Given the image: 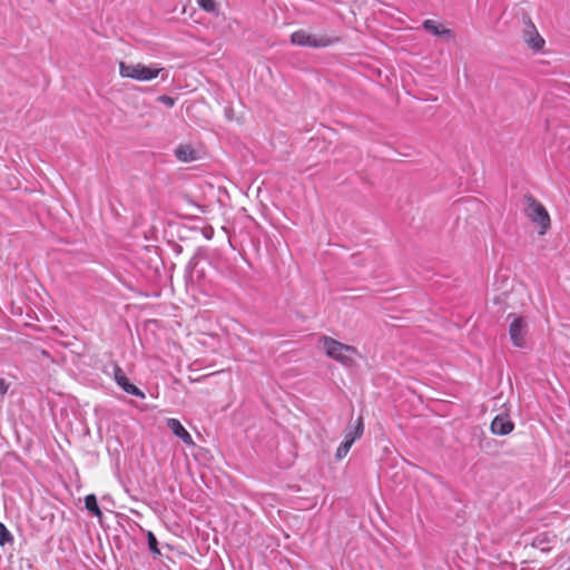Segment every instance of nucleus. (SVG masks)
<instances>
[{
  "instance_id": "obj_1",
  "label": "nucleus",
  "mask_w": 570,
  "mask_h": 570,
  "mask_svg": "<svg viewBox=\"0 0 570 570\" xmlns=\"http://www.w3.org/2000/svg\"><path fill=\"white\" fill-rule=\"evenodd\" d=\"M318 343L330 358L341 363L345 367L354 366L356 360L361 357L355 346L344 344L333 337L323 335L320 337Z\"/></svg>"
},
{
  "instance_id": "obj_2",
  "label": "nucleus",
  "mask_w": 570,
  "mask_h": 570,
  "mask_svg": "<svg viewBox=\"0 0 570 570\" xmlns=\"http://www.w3.org/2000/svg\"><path fill=\"white\" fill-rule=\"evenodd\" d=\"M119 75L121 78H129L137 81H150L160 75L164 76V68L159 65L147 66L141 62H119Z\"/></svg>"
},
{
  "instance_id": "obj_3",
  "label": "nucleus",
  "mask_w": 570,
  "mask_h": 570,
  "mask_svg": "<svg viewBox=\"0 0 570 570\" xmlns=\"http://www.w3.org/2000/svg\"><path fill=\"white\" fill-rule=\"evenodd\" d=\"M524 213L527 217L539 228V234L544 235L551 227V218L547 208L531 194L524 195Z\"/></svg>"
},
{
  "instance_id": "obj_4",
  "label": "nucleus",
  "mask_w": 570,
  "mask_h": 570,
  "mask_svg": "<svg viewBox=\"0 0 570 570\" xmlns=\"http://www.w3.org/2000/svg\"><path fill=\"white\" fill-rule=\"evenodd\" d=\"M337 38L317 36L303 29L296 30L291 35V42L301 47L325 48L337 42Z\"/></svg>"
},
{
  "instance_id": "obj_5",
  "label": "nucleus",
  "mask_w": 570,
  "mask_h": 570,
  "mask_svg": "<svg viewBox=\"0 0 570 570\" xmlns=\"http://www.w3.org/2000/svg\"><path fill=\"white\" fill-rule=\"evenodd\" d=\"M508 318L511 320L509 335L513 345L517 347H524L529 327L528 320L515 313L509 314Z\"/></svg>"
},
{
  "instance_id": "obj_6",
  "label": "nucleus",
  "mask_w": 570,
  "mask_h": 570,
  "mask_svg": "<svg viewBox=\"0 0 570 570\" xmlns=\"http://www.w3.org/2000/svg\"><path fill=\"white\" fill-rule=\"evenodd\" d=\"M523 40L528 45L530 49L535 52H539L544 47V39L539 35L535 26L532 21H527L523 28Z\"/></svg>"
},
{
  "instance_id": "obj_7",
  "label": "nucleus",
  "mask_w": 570,
  "mask_h": 570,
  "mask_svg": "<svg viewBox=\"0 0 570 570\" xmlns=\"http://www.w3.org/2000/svg\"><path fill=\"white\" fill-rule=\"evenodd\" d=\"M115 381L117 384L128 394L138 396L140 399L145 397V393L138 389L135 384L130 383L128 377L125 375L124 371L119 367H115Z\"/></svg>"
},
{
  "instance_id": "obj_8",
  "label": "nucleus",
  "mask_w": 570,
  "mask_h": 570,
  "mask_svg": "<svg viewBox=\"0 0 570 570\" xmlns=\"http://www.w3.org/2000/svg\"><path fill=\"white\" fill-rule=\"evenodd\" d=\"M490 428L493 434L507 435L512 432L514 424L508 415H497Z\"/></svg>"
},
{
  "instance_id": "obj_9",
  "label": "nucleus",
  "mask_w": 570,
  "mask_h": 570,
  "mask_svg": "<svg viewBox=\"0 0 570 570\" xmlns=\"http://www.w3.org/2000/svg\"><path fill=\"white\" fill-rule=\"evenodd\" d=\"M167 426L171 430V432L179 438L186 445H194V441L189 432L181 425L179 420L177 419H168Z\"/></svg>"
},
{
  "instance_id": "obj_10",
  "label": "nucleus",
  "mask_w": 570,
  "mask_h": 570,
  "mask_svg": "<svg viewBox=\"0 0 570 570\" xmlns=\"http://www.w3.org/2000/svg\"><path fill=\"white\" fill-rule=\"evenodd\" d=\"M175 156L178 160L188 163L197 158V153L190 145L181 144L176 148Z\"/></svg>"
},
{
  "instance_id": "obj_11",
  "label": "nucleus",
  "mask_w": 570,
  "mask_h": 570,
  "mask_svg": "<svg viewBox=\"0 0 570 570\" xmlns=\"http://www.w3.org/2000/svg\"><path fill=\"white\" fill-rule=\"evenodd\" d=\"M364 432V420L363 416H358L355 421V425L352 429H348L345 433V439L350 440L354 443L358 440Z\"/></svg>"
},
{
  "instance_id": "obj_12",
  "label": "nucleus",
  "mask_w": 570,
  "mask_h": 570,
  "mask_svg": "<svg viewBox=\"0 0 570 570\" xmlns=\"http://www.w3.org/2000/svg\"><path fill=\"white\" fill-rule=\"evenodd\" d=\"M423 28L434 36H451V30L443 28L436 21L428 19L423 22Z\"/></svg>"
},
{
  "instance_id": "obj_13",
  "label": "nucleus",
  "mask_w": 570,
  "mask_h": 570,
  "mask_svg": "<svg viewBox=\"0 0 570 570\" xmlns=\"http://www.w3.org/2000/svg\"><path fill=\"white\" fill-rule=\"evenodd\" d=\"M85 507L94 515L101 519L102 512L98 505L97 498L95 494H88L85 497Z\"/></svg>"
},
{
  "instance_id": "obj_14",
  "label": "nucleus",
  "mask_w": 570,
  "mask_h": 570,
  "mask_svg": "<svg viewBox=\"0 0 570 570\" xmlns=\"http://www.w3.org/2000/svg\"><path fill=\"white\" fill-rule=\"evenodd\" d=\"M352 445L353 443L344 438V441L336 449L335 458L337 460H342L343 458H345Z\"/></svg>"
},
{
  "instance_id": "obj_15",
  "label": "nucleus",
  "mask_w": 570,
  "mask_h": 570,
  "mask_svg": "<svg viewBox=\"0 0 570 570\" xmlns=\"http://www.w3.org/2000/svg\"><path fill=\"white\" fill-rule=\"evenodd\" d=\"M13 541V538L7 527L0 522V546H4L6 543H10Z\"/></svg>"
},
{
  "instance_id": "obj_16",
  "label": "nucleus",
  "mask_w": 570,
  "mask_h": 570,
  "mask_svg": "<svg viewBox=\"0 0 570 570\" xmlns=\"http://www.w3.org/2000/svg\"><path fill=\"white\" fill-rule=\"evenodd\" d=\"M198 6L206 12H216L217 3L215 0H197Z\"/></svg>"
},
{
  "instance_id": "obj_17",
  "label": "nucleus",
  "mask_w": 570,
  "mask_h": 570,
  "mask_svg": "<svg viewBox=\"0 0 570 570\" xmlns=\"http://www.w3.org/2000/svg\"><path fill=\"white\" fill-rule=\"evenodd\" d=\"M147 539H148V547H149L150 551L154 554H160V551L158 549L157 539H156L155 534L151 531H149L147 533Z\"/></svg>"
},
{
  "instance_id": "obj_18",
  "label": "nucleus",
  "mask_w": 570,
  "mask_h": 570,
  "mask_svg": "<svg viewBox=\"0 0 570 570\" xmlns=\"http://www.w3.org/2000/svg\"><path fill=\"white\" fill-rule=\"evenodd\" d=\"M157 100L159 102L166 105L169 108L174 107V105H175V99L173 97H170V96L163 95V96H159L157 98Z\"/></svg>"
},
{
  "instance_id": "obj_19",
  "label": "nucleus",
  "mask_w": 570,
  "mask_h": 570,
  "mask_svg": "<svg viewBox=\"0 0 570 570\" xmlns=\"http://www.w3.org/2000/svg\"><path fill=\"white\" fill-rule=\"evenodd\" d=\"M8 385L4 382V380H0V395H3L7 393Z\"/></svg>"
}]
</instances>
